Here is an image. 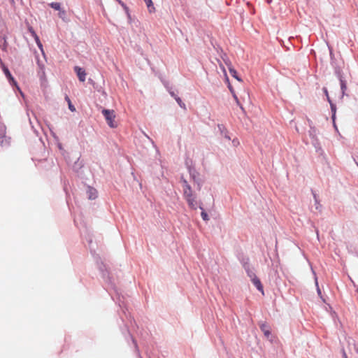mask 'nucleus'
Here are the masks:
<instances>
[{
	"label": "nucleus",
	"mask_w": 358,
	"mask_h": 358,
	"mask_svg": "<svg viewBox=\"0 0 358 358\" xmlns=\"http://www.w3.org/2000/svg\"><path fill=\"white\" fill-rule=\"evenodd\" d=\"M38 73H40L41 76H43L45 75L43 66H41V71Z\"/></svg>",
	"instance_id": "412c9836"
},
{
	"label": "nucleus",
	"mask_w": 358,
	"mask_h": 358,
	"mask_svg": "<svg viewBox=\"0 0 358 358\" xmlns=\"http://www.w3.org/2000/svg\"><path fill=\"white\" fill-rule=\"evenodd\" d=\"M35 39H36V43H37V45H38V46L41 49H42V44H41V41H40V40H39L38 37L36 35L35 36Z\"/></svg>",
	"instance_id": "a211bd4d"
},
{
	"label": "nucleus",
	"mask_w": 358,
	"mask_h": 358,
	"mask_svg": "<svg viewBox=\"0 0 358 358\" xmlns=\"http://www.w3.org/2000/svg\"><path fill=\"white\" fill-rule=\"evenodd\" d=\"M329 102L330 103L331 110L333 113L332 118H333V120H334L335 115H336V105L332 103V101H331L330 99H329Z\"/></svg>",
	"instance_id": "f8f14e48"
},
{
	"label": "nucleus",
	"mask_w": 358,
	"mask_h": 358,
	"mask_svg": "<svg viewBox=\"0 0 358 358\" xmlns=\"http://www.w3.org/2000/svg\"><path fill=\"white\" fill-rule=\"evenodd\" d=\"M223 134H224V138H227V140L229 141L231 139L230 136L228 135L227 131H226V132L224 133Z\"/></svg>",
	"instance_id": "4be33fe9"
},
{
	"label": "nucleus",
	"mask_w": 358,
	"mask_h": 358,
	"mask_svg": "<svg viewBox=\"0 0 358 358\" xmlns=\"http://www.w3.org/2000/svg\"><path fill=\"white\" fill-rule=\"evenodd\" d=\"M232 143H233V144H234V145H238V144H239V142H238V141L237 139H234V140L232 141Z\"/></svg>",
	"instance_id": "5701e85b"
},
{
	"label": "nucleus",
	"mask_w": 358,
	"mask_h": 358,
	"mask_svg": "<svg viewBox=\"0 0 358 358\" xmlns=\"http://www.w3.org/2000/svg\"><path fill=\"white\" fill-rule=\"evenodd\" d=\"M102 114L103 115L108 125L110 128H116L117 127L115 122V113L113 110L103 109Z\"/></svg>",
	"instance_id": "f03ea898"
},
{
	"label": "nucleus",
	"mask_w": 358,
	"mask_h": 358,
	"mask_svg": "<svg viewBox=\"0 0 358 358\" xmlns=\"http://www.w3.org/2000/svg\"><path fill=\"white\" fill-rule=\"evenodd\" d=\"M49 5L53 9H55L56 10H59L60 11L59 13V16L60 17H62L63 15H64L66 14V13H65V11L64 10H61V4L59 3L52 2V3H50Z\"/></svg>",
	"instance_id": "20e7f679"
},
{
	"label": "nucleus",
	"mask_w": 358,
	"mask_h": 358,
	"mask_svg": "<svg viewBox=\"0 0 358 358\" xmlns=\"http://www.w3.org/2000/svg\"><path fill=\"white\" fill-rule=\"evenodd\" d=\"M201 215L203 220L207 221L209 220L208 214L205 211L203 210Z\"/></svg>",
	"instance_id": "2eb2a0df"
},
{
	"label": "nucleus",
	"mask_w": 358,
	"mask_h": 358,
	"mask_svg": "<svg viewBox=\"0 0 358 358\" xmlns=\"http://www.w3.org/2000/svg\"><path fill=\"white\" fill-rule=\"evenodd\" d=\"M221 67L222 68L223 71H224V73H226L224 68L222 65H221Z\"/></svg>",
	"instance_id": "cd10ccee"
},
{
	"label": "nucleus",
	"mask_w": 358,
	"mask_h": 358,
	"mask_svg": "<svg viewBox=\"0 0 358 358\" xmlns=\"http://www.w3.org/2000/svg\"><path fill=\"white\" fill-rule=\"evenodd\" d=\"M180 182L182 183L183 196L186 199L188 206L192 209H196L197 206L196 196L193 194L190 185H189L187 180L185 179L183 177H181Z\"/></svg>",
	"instance_id": "f257e3e1"
},
{
	"label": "nucleus",
	"mask_w": 358,
	"mask_h": 358,
	"mask_svg": "<svg viewBox=\"0 0 358 358\" xmlns=\"http://www.w3.org/2000/svg\"><path fill=\"white\" fill-rule=\"evenodd\" d=\"M69 98L68 96L66 97V101H67L69 102Z\"/></svg>",
	"instance_id": "c85d7f7f"
},
{
	"label": "nucleus",
	"mask_w": 358,
	"mask_h": 358,
	"mask_svg": "<svg viewBox=\"0 0 358 358\" xmlns=\"http://www.w3.org/2000/svg\"><path fill=\"white\" fill-rule=\"evenodd\" d=\"M248 275L250 278L251 280H252L253 278L257 277L255 273H254L252 271H248Z\"/></svg>",
	"instance_id": "f3484780"
},
{
	"label": "nucleus",
	"mask_w": 358,
	"mask_h": 358,
	"mask_svg": "<svg viewBox=\"0 0 358 358\" xmlns=\"http://www.w3.org/2000/svg\"><path fill=\"white\" fill-rule=\"evenodd\" d=\"M87 194L90 199H94L97 196V191L91 187H87Z\"/></svg>",
	"instance_id": "423d86ee"
},
{
	"label": "nucleus",
	"mask_w": 358,
	"mask_h": 358,
	"mask_svg": "<svg viewBox=\"0 0 358 358\" xmlns=\"http://www.w3.org/2000/svg\"><path fill=\"white\" fill-rule=\"evenodd\" d=\"M230 91L232 93V94L234 95V93H235L234 90L232 88L230 87Z\"/></svg>",
	"instance_id": "bb28decb"
},
{
	"label": "nucleus",
	"mask_w": 358,
	"mask_h": 358,
	"mask_svg": "<svg viewBox=\"0 0 358 358\" xmlns=\"http://www.w3.org/2000/svg\"><path fill=\"white\" fill-rule=\"evenodd\" d=\"M251 280L253 282L254 285L257 287V289L264 294V288L260 280L257 277H256Z\"/></svg>",
	"instance_id": "0eeeda50"
},
{
	"label": "nucleus",
	"mask_w": 358,
	"mask_h": 358,
	"mask_svg": "<svg viewBox=\"0 0 358 358\" xmlns=\"http://www.w3.org/2000/svg\"><path fill=\"white\" fill-rule=\"evenodd\" d=\"M343 358H347V355L345 351H343Z\"/></svg>",
	"instance_id": "393cba45"
},
{
	"label": "nucleus",
	"mask_w": 358,
	"mask_h": 358,
	"mask_svg": "<svg viewBox=\"0 0 358 358\" xmlns=\"http://www.w3.org/2000/svg\"><path fill=\"white\" fill-rule=\"evenodd\" d=\"M146 5H147V7L148 8V10L150 13H152L155 10V7L153 6V3H152V0H145V1Z\"/></svg>",
	"instance_id": "9d476101"
},
{
	"label": "nucleus",
	"mask_w": 358,
	"mask_h": 358,
	"mask_svg": "<svg viewBox=\"0 0 358 358\" xmlns=\"http://www.w3.org/2000/svg\"><path fill=\"white\" fill-rule=\"evenodd\" d=\"M260 329L263 331L264 336L268 338L271 334L270 327L266 323H262L260 324Z\"/></svg>",
	"instance_id": "39448f33"
},
{
	"label": "nucleus",
	"mask_w": 358,
	"mask_h": 358,
	"mask_svg": "<svg viewBox=\"0 0 358 358\" xmlns=\"http://www.w3.org/2000/svg\"><path fill=\"white\" fill-rule=\"evenodd\" d=\"M230 91L232 93V94L234 95V93H235L234 90L232 88L230 87Z\"/></svg>",
	"instance_id": "a878e982"
},
{
	"label": "nucleus",
	"mask_w": 358,
	"mask_h": 358,
	"mask_svg": "<svg viewBox=\"0 0 358 358\" xmlns=\"http://www.w3.org/2000/svg\"><path fill=\"white\" fill-rule=\"evenodd\" d=\"M234 100L236 101L237 105L240 107V108L241 109L242 111L245 112V109L243 107V106L241 104L238 99V96H236V93H234V96H233Z\"/></svg>",
	"instance_id": "ddd939ff"
},
{
	"label": "nucleus",
	"mask_w": 358,
	"mask_h": 358,
	"mask_svg": "<svg viewBox=\"0 0 358 358\" xmlns=\"http://www.w3.org/2000/svg\"><path fill=\"white\" fill-rule=\"evenodd\" d=\"M229 73L231 76L236 78L237 80L242 81V80L237 76V71L235 69L229 68Z\"/></svg>",
	"instance_id": "9b49d317"
},
{
	"label": "nucleus",
	"mask_w": 358,
	"mask_h": 358,
	"mask_svg": "<svg viewBox=\"0 0 358 358\" xmlns=\"http://www.w3.org/2000/svg\"><path fill=\"white\" fill-rule=\"evenodd\" d=\"M3 70L5 75L8 78V79L10 81H12L13 83L15 84V81L14 80V78L12 76V75H11L10 72L9 71V70L8 69V68H6V66H3Z\"/></svg>",
	"instance_id": "6e6552de"
},
{
	"label": "nucleus",
	"mask_w": 358,
	"mask_h": 358,
	"mask_svg": "<svg viewBox=\"0 0 358 358\" xmlns=\"http://www.w3.org/2000/svg\"><path fill=\"white\" fill-rule=\"evenodd\" d=\"M171 95L176 99V97H178L174 92H171Z\"/></svg>",
	"instance_id": "b1692460"
},
{
	"label": "nucleus",
	"mask_w": 358,
	"mask_h": 358,
	"mask_svg": "<svg viewBox=\"0 0 358 358\" xmlns=\"http://www.w3.org/2000/svg\"><path fill=\"white\" fill-rule=\"evenodd\" d=\"M176 101H177V103L181 108H182L185 110L186 109L185 104L182 101V100L180 97H178V96L176 97Z\"/></svg>",
	"instance_id": "4468645a"
},
{
	"label": "nucleus",
	"mask_w": 358,
	"mask_h": 358,
	"mask_svg": "<svg viewBox=\"0 0 358 358\" xmlns=\"http://www.w3.org/2000/svg\"><path fill=\"white\" fill-rule=\"evenodd\" d=\"M218 128L220 129V131H221L222 134H224L226 132V131H227L225 128V127L222 124H219L218 125Z\"/></svg>",
	"instance_id": "dca6fc26"
},
{
	"label": "nucleus",
	"mask_w": 358,
	"mask_h": 358,
	"mask_svg": "<svg viewBox=\"0 0 358 358\" xmlns=\"http://www.w3.org/2000/svg\"><path fill=\"white\" fill-rule=\"evenodd\" d=\"M74 71L76 73L79 80L81 82H84L86 78L85 71L83 69L77 66L74 67Z\"/></svg>",
	"instance_id": "7ed1b4c3"
},
{
	"label": "nucleus",
	"mask_w": 358,
	"mask_h": 358,
	"mask_svg": "<svg viewBox=\"0 0 358 358\" xmlns=\"http://www.w3.org/2000/svg\"><path fill=\"white\" fill-rule=\"evenodd\" d=\"M340 83H341V89L342 92V96H343L345 94V91L347 90V85L344 80L342 79V78H340Z\"/></svg>",
	"instance_id": "1a4fd4ad"
},
{
	"label": "nucleus",
	"mask_w": 358,
	"mask_h": 358,
	"mask_svg": "<svg viewBox=\"0 0 358 358\" xmlns=\"http://www.w3.org/2000/svg\"><path fill=\"white\" fill-rule=\"evenodd\" d=\"M323 90H324V92L325 95L327 96V100L329 101V99H330V98H329V96L328 91H327V88H325V87L323 88Z\"/></svg>",
	"instance_id": "aec40b11"
},
{
	"label": "nucleus",
	"mask_w": 358,
	"mask_h": 358,
	"mask_svg": "<svg viewBox=\"0 0 358 358\" xmlns=\"http://www.w3.org/2000/svg\"><path fill=\"white\" fill-rule=\"evenodd\" d=\"M69 109H70L72 112H73V111H75V110H76V108H75V107L72 105V103H71V100H70V99H69Z\"/></svg>",
	"instance_id": "6ab92c4d"
}]
</instances>
